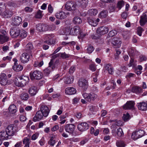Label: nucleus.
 I'll list each match as a JSON object with an SVG mask.
<instances>
[{"label":"nucleus","instance_id":"f257e3e1","mask_svg":"<svg viewBox=\"0 0 147 147\" xmlns=\"http://www.w3.org/2000/svg\"><path fill=\"white\" fill-rule=\"evenodd\" d=\"M59 64V60H56L54 63L53 59L51 60L49 63V66L44 70V74L46 76H48L52 71H53L56 67H57Z\"/></svg>","mask_w":147,"mask_h":147},{"label":"nucleus","instance_id":"f03ea898","mask_svg":"<svg viewBox=\"0 0 147 147\" xmlns=\"http://www.w3.org/2000/svg\"><path fill=\"white\" fill-rule=\"evenodd\" d=\"M80 28L78 26H75L73 28L67 27L65 28V35H76L80 33Z\"/></svg>","mask_w":147,"mask_h":147},{"label":"nucleus","instance_id":"7ed1b4c3","mask_svg":"<svg viewBox=\"0 0 147 147\" xmlns=\"http://www.w3.org/2000/svg\"><path fill=\"white\" fill-rule=\"evenodd\" d=\"M30 74L32 80L35 79L39 80L42 77V74L40 71L38 70L32 71L30 73Z\"/></svg>","mask_w":147,"mask_h":147},{"label":"nucleus","instance_id":"20e7f679","mask_svg":"<svg viewBox=\"0 0 147 147\" xmlns=\"http://www.w3.org/2000/svg\"><path fill=\"white\" fill-rule=\"evenodd\" d=\"M83 96L84 98L88 102H90L91 100H94L97 97L96 94L93 93L88 94L85 92L83 94Z\"/></svg>","mask_w":147,"mask_h":147},{"label":"nucleus","instance_id":"39448f33","mask_svg":"<svg viewBox=\"0 0 147 147\" xmlns=\"http://www.w3.org/2000/svg\"><path fill=\"white\" fill-rule=\"evenodd\" d=\"M5 130L9 136H13L14 134L18 131L17 127H14L13 125L8 126L6 129Z\"/></svg>","mask_w":147,"mask_h":147},{"label":"nucleus","instance_id":"423d86ee","mask_svg":"<svg viewBox=\"0 0 147 147\" xmlns=\"http://www.w3.org/2000/svg\"><path fill=\"white\" fill-rule=\"evenodd\" d=\"M10 33L13 38H16L20 36V30L17 27H13L10 29Z\"/></svg>","mask_w":147,"mask_h":147},{"label":"nucleus","instance_id":"0eeeda50","mask_svg":"<svg viewBox=\"0 0 147 147\" xmlns=\"http://www.w3.org/2000/svg\"><path fill=\"white\" fill-rule=\"evenodd\" d=\"M75 126L74 124H67L65 127V131L71 135H73Z\"/></svg>","mask_w":147,"mask_h":147},{"label":"nucleus","instance_id":"6e6552de","mask_svg":"<svg viewBox=\"0 0 147 147\" xmlns=\"http://www.w3.org/2000/svg\"><path fill=\"white\" fill-rule=\"evenodd\" d=\"M109 31L108 28L106 26H102L98 28L97 33L100 35H104L107 33Z\"/></svg>","mask_w":147,"mask_h":147},{"label":"nucleus","instance_id":"1a4fd4ad","mask_svg":"<svg viewBox=\"0 0 147 147\" xmlns=\"http://www.w3.org/2000/svg\"><path fill=\"white\" fill-rule=\"evenodd\" d=\"M89 128V125L85 122L79 123L77 126L78 129L81 132L86 131Z\"/></svg>","mask_w":147,"mask_h":147},{"label":"nucleus","instance_id":"9d476101","mask_svg":"<svg viewBox=\"0 0 147 147\" xmlns=\"http://www.w3.org/2000/svg\"><path fill=\"white\" fill-rule=\"evenodd\" d=\"M77 5L76 3L73 2H69L66 4L65 7L68 10H75L76 9Z\"/></svg>","mask_w":147,"mask_h":147},{"label":"nucleus","instance_id":"9b49d317","mask_svg":"<svg viewBox=\"0 0 147 147\" xmlns=\"http://www.w3.org/2000/svg\"><path fill=\"white\" fill-rule=\"evenodd\" d=\"M36 30L39 32H42L47 31L48 25L43 24H38L36 25Z\"/></svg>","mask_w":147,"mask_h":147},{"label":"nucleus","instance_id":"f8f14e48","mask_svg":"<svg viewBox=\"0 0 147 147\" xmlns=\"http://www.w3.org/2000/svg\"><path fill=\"white\" fill-rule=\"evenodd\" d=\"M30 59V56L27 53H23L20 57V60L21 62L23 63H27Z\"/></svg>","mask_w":147,"mask_h":147},{"label":"nucleus","instance_id":"ddd939ff","mask_svg":"<svg viewBox=\"0 0 147 147\" xmlns=\"http://www.w3.org/2000/svg\"><path fill=\"white\" fill-rule=\"evenodd\" d=\"M78 84L80 86L85 90L88 88V84L87 81L85 79H82L79 80Z\"/></svg>","mask_w":147,"mask_h":147},{"label":"nucleus","instance_id":"4468645a","mask_svg":"<svg viewBox=\"0 0 147 147\" xmlns=\"http://www.w3.org/2000/svg\"><path fill=\"white\" fill-rule=\"evenodd\" d=\"M134 102L133 101H127L123 106V108L125 109H133L135 105Z\"/></svg>","mask_w":147,"mask_h":147},{"label":"nucleus","instance_id":"2eb2a0df","mask_svg":"<svg viewBox=\"0 0 147 147\" xmlns=\"http://www.w3.org/2000/svg\"><path fill=\"white\" fill-rule=\"evenodd\" d=\"M44 36L45 39L48 40L45 41V43L48 45H52L54 44L55 42L52 40L51 39L53 37V35L47 34L44 35Z\"/></svg>","mask_w":147,"mask_h":147},{"label":"nucleus","instance_id":"dca6fc26","mask_svg":"<svg viewBox=\"0 0 147 147\" xmlns=\"http://www.w3.org/2000/svg\"><path fill=\"white\" fill-rule=\"evenodd\" d=\"M111 43L115 46L114 47L119 48L120 47L121 42L119 38L114 37L112 39Z\"/></svg>","mask_w":147,"mask_h":147},{"label":"nucleus","instance_id":"f3484780","mask_svg":"<svg viewBox=\"0 0 147 147\" xmlns=\"http://www.w3.org/2000/svg\"><path fill=\"white\" fill-rule=\"evenodd\" d=\"M40 111H41L43 116L45 117H47L48 115L49 112V110L48 107L44 105L41 106Z\"/></svg>","mask_w":147,"mask_h":147},{"label":"nucleus","instance_id":"a211bd4d","mask_svg":"<svg viewBox=\"0 0 147 147\" xmlns=\"http://www.w3.org/2000/svg\"><path fill=\"white\" fill-rule=\"evenodd\" d=\"M147 22V12L143 13L141 16L140 23L141 26H143Z\"/></svg>","mask_w":147,"mask_h":147},{"label":"nucleus","instance_id":"6ab92c4d","mask_svg":"<svg viewBox=\"0 0 147 147\" xmlns=\"http://www.w3.org/2000/svg\"><path fill=\"white\" fill-rule=\"evenodd\" d=\"M138 108L140 110L145 111L147 109V102H142L137 104Z\"/></svg>","mask_w":147,"mask_h":147},{"label":"nucleus","instance_id":"aec40b11","mask_svg":"<svg viewBox=\"0 0 147 147\" xmlns=\"http://www.w3.org/2000/svg\"><path fill=\"white\" fill-rule=\"evenodd\" d=\"M22 21V19L21 17L16 16L13 19L12 24L13 25L18 26L21 23Z\"/></svg>","mask_w":147,"mask_h":147},{"label":"nucleus","instance_id":"412c9836","mask_svg":"<svg viewBox=\"0 0 147 147\" xmlns=\"http://www.w3.org/2000/svg\"><path fill=\"white\" fill-rule=\"evenodd\" d=\"M7 76L4 74H2L0 75V84L2 85H7Z\"/></svg>","mask_w":147,"mask_h":147},{"label":"nucleus","instance_id":"4be33fe9","mask_svg":"<svg viewBox=\"0 0 147 147\" xmlns=\"http://www.w3.org/2000/svg\"><path fill=\"white\" fill-rule=\"evenodd\" d=\"M76 92V89L73 87H67L65 89V93L68 94H74Z\"/></svg>","mask_w":147,"mask_h":147},{"label":"nucleus","instance_id":"5701e85b","mask_svg":"<svg viewBox=\"0 0 147 147\" xmlns=\"http://www.w3.org/2000/svg\"><path fill=\"white\" fill-rule=\"evenodd\" d=\"M38 92L37 88L36 86H32L29 89V93L32 96H34Z\"/></svg>","mask_w":147,"mask_h":147},{"label":"nucleus","instance_id":"b1692460","mask_svg":"<svg viewBox=\"0 0 147 147\" xmlns=\"http://www.w3.org/2000/svg\"><path fill=\"white\" fill-rule=\"evenodd\" d=\"M55 16L58 19H63L66 18V16L64 12L60 11L57 13L55 14Z\"/></svg>","mask_w":147,"mask_h":147},{"label":"nucleus","instance_id":"393cba45","mask_svg":"<svg viewBox=\"0 0 147 147\" xmlns=\"http://www.w3.org/2000/svg\"><path fill=\"white\" fill-rule=\"evenodd\" d=\"M19 78L23 86L26 85L29 80V78L27 76H22L20 77H19Z\"/></svg>","mask_w":147,"mask_h":147},{"label":"nucleus","instance_id":"a878e982","mask_svg":"<svg viewBox=\"0 0 147 147\" xmlns=\"http://www.w3.org/2000/svg\"><path fill=\"white\" fill-rule=\"evenodd\" d=\"M9 135L6 131H3L0 132V139L1 140H7L8 138Z\"/></svg>","mask_w":147,"mask_h":147},{"label":"nucleus","instance_id":"bb28decb","mask_svg":"<svg viewBox=\"0 0 147 147\" xmlns=\"http://www.w3.org/2000/svg\"><path fill=\"white\" fill-rule=\"evenodd\" d=\"M88 0H78V5L83 8L86 7L87 5Z\"/></svg>","mask_w":147,"mask_h":147},{"label":"nucleus","instance_id":"cd10ccee","mask_svg":"<svg viewBox=\"0 0 147 147\" xmlns=\"http://www.w3.org/2000/svg\"><path fill=\"white\" fill-rule=\"evenodd\" d=\"M9 37L7 36L0 34V42L1 44H3L4 43L8 41L9 40Z\"/></svg>","mask_w":147,"mask_h":147},{"label":"nucleus","instance_id":"c85d7f7f","mask_svg":"<svg viewBox=\"0 0 147 147\" xmlns=\"http://www.w3.org/2000/svg\"><path fill=\"white\" fill-rule=\"evenodd\" d=\"M9 112L12 114H15L17 111L16 106L14 105H11L9 107Z\"/></svg>","mask_w":147,"mask_h":147},{"label":"nucleus","instance_id":"c756f323","mask_svg":"<svg viewBox=\"0 0 147 147\" xmlns=\"http://www.w3.org/2000/svg\"><path fill=\"white\" fill-rule=\"evenodd\" d=\"M142 89L141 88L138 86L133 87L131 89V91L137 94L140 93L142 91Z\"/></svg>","mask_w":147,"mask_h":147},{"label":"nucleus","instance_id":"7c9ffc66","mask_svg":"<svg viewBox=\"0 0 147 147\" xmlns=\"http://www.w3.org/2000/svg\"><path fill=\"white\" fill-rule=\"evenodd\" d=\"M74 78L73 77H65L64 78V82L66 84L71 83L73 81Z\"/></svg>","mask_w":147,"mask_h":147},{"label":"nucleus","instance_id":"2f4dec72","mask_svg":"<svg viewBox=\"0 0 147 147\" xmlns=\"http://www.w3.org/2000/svg\"><path fill=\"white\" fill-rule=\"evenodd\" d=\"M13 69L16 71H19L22 70L23 69V67L20 65L16 64L14 65L13 66Z\"/></svg>","mask_w":147,"mask_h":147},{"label":"nucleus","instance_id":"473e14b6","mask_svg":"<svg viewBox=\"0 0 147 147\" xmlns=\"http://www.w3.org/2000/svg\"><path fill=\"white\" fill-rule=\"evenodd\" d=\"M88 21L89 24L92 26H95L97 25V22L96 21L95 19L88 18Z\"/></svg>","mask_w":147,"mask_h":147},{"label":"nucleus","instance_id":"72a5a7b5","mask_svg":"<svg viewBox=\"0 0 147 147\" xmlns=\"http://www.w3.org/2000/svg\"><path fill=\"white\" fill-rule=\"evenodd\" d=\"M13 13L10 11H6L3 13V15L4 17L8 18L11 17L13 15Z\"/></svg>","mask_w":147,"mask_h":147},{"label":"nucleus","instance_id":"f704fd0d","mask_svg":"<svg viewBox=\"0 0 147 147\" xmlns=\"http://www.w3.org/2000/svg\"><path fill=\"white\" fill-rule=\"evenodd\" d=\"M20 97L22 100H26L28 98L29 95L26 93L23 92L21 94Z\"/></svg>","mask_w":147,"mask_h":147},{"label":"nucleus","instance_id":"c9c22d12","mask_svg":"<svg viewBox=\"0 0 147 147\" xmlns=\"http://www.w3.org/2000/svg\"><path fill=\"white\" fill-rule=\"evenodd\" d=\"M33 46L31 43H29L27 44L26 47V51L30 52L33 49Z\"/></svg>","mask_w":147,"mask_h":147},{"label":"nucleus","instance_id":"e433bc0d","mask_svg":"<svg viewBox=\"0 0 147 147\" xmlns=\"http://www.w3.org/2000/svg\"><path fill=\"white\" fill-rule=\"evenodd\" d=\"M82 22V20L81 18L78 17L74 18L73 20V23L76 24H80Z\"/></svg>","mask_w":147,"mask_h":147},{"label":"nucleus","instance_id":"4c0bfd02","mask_svg":"<svg viewBox=\"0 0 147 147\" xmlns=\"http://www.w3.org/2000/svg\"><path fill=\"white\" fill-rule=\"evenodd\" d=\"M122 124L123 122L120 120H119L113 124L111 127L114 128H116L117 126H121L122 125Z\"/></svg>","mask_w":147,"mask_h":147},{"label":"nucleus","instance_id":"58836bf2","mask_svg":"<svg viewBox=\"0 0 147 147\" xmlns=\"http://www.w3.org/2000/svg\"><path fill=\"white\" fill-rule=\"evenodd\" d=\"M88 13L90 15L95 16L97 13L98 10L95 9H90L89 10Z\"/></svg>","mask_w":147,"mask_h":147},{"label":"nucleus","instance_id":"ea45409f","mask_svg":"<svg viewBox=\"0 0 147 147\" xmlns=\"http://www.w3.org/2000/svg\"><path fill=\"white\" fill-rule=\"evenodd\" d=\"M128 52L129 55L134 56L136 53L137 51L135 50L134 48H131L128 50Z\"/></svg>","mask_w":147,"mask_h":147},{"label":"nucleus","instance_id":"a19ab883","mask_svg":"<svg viewBox=\"0 0 147 147\" xmlns=\"http://www.w3.org/2000/svg\"><path fill=\"white\" fill-rule=\"evenodd\" d=\"M103 2L101 3L100 5V7H104L106 6L105 3L112 2L114 0H101Z\"/></svg>","mask_w":147,"mask_h":147},{"label":"nucleus","instance_id":"79ce46f5","mask_svg":"<svg viewBox=\"0 0 147 147\" xmlns=\"http://www.w3.org/2000/svg\"><path fill=\"white\" fill-rule=\"evenodd\" d=\"M107 10H103L100 13L99 16L100 18H105L107 17Z\"/></svg>","mask_w":147,"mask_h":147},{"label":"nucleus","instance_id":"37998d69","mask_svg":"<svg viewBox=\"0 0 147 147\" xmlns=\"http://www.w3.org/2000/svg\"><path fill=\"white\" fill-rule=\"evenodd\" d=\"M116 144L117 146L118 147H124L125 146L124 142L122 141H117Z\"/></svg>","mask_w":147,"mask_h":147},{"label":"nucleus","instance_id":"c03bdc74","mask_svg":"<svg viewBox=\"0 0 147 147\" xmlns=\"http://www.w3.org/2000/svg\"><path fill=\"white\" fill-rule=\"evenodd\" d=\"M131 137L134 140H136L140 138L139 135H137V133L136 131L132 133L131 135Z\"/></svg>","mask_w":147,"mask_h":147},{"label":"nucleus","instance_id":"a18cd8bd","mask_svg":"<svg viewBox=\"0 0 147 147\" xmlns=\"http://www.w3.org/2000/svg\"><path fill=\"white\" fill-rule=\"evenodd\" d=\"M124 5V2L123 1H120L118 2L117 5V8L119 10Z\"/></svg>","mask_w":147,"mask_h":147},{"label":"nucleus","instance_id":"49530a36","mask_svg":"<svg viewBox=\"0 0 147 147\" xmlns=\"http://www.w3.org/2000/svg\"><path fill=\"white\" fill-rule=\"evenodd\" d=\"M116 133L118 136L119 137H121L123 135V133L122 130L121 128H119L117 129Z\"/></svg>","mask_w":147,"mask_h":147},{"label":"nucleus","instance_id":"de8ad7c7","mask_svg":"<svg viewBox=\"0 0 147 147\" xmlns=\"http://www.w3.org/2000/svg\"><path fill=\"white\" fill-rule=\"evenodd\" d=\"M130 118V115L128 113L126 114H124L122 117V119L124 121H126L129 120Z\"/></svg>","mask_w":147,"mask_h":147},{"label":"nucleus","instance_id":"09e8293b","mask_svg":"<svg viewBox=\"0 0 147 147\" xmlns=\"http://www.w3.org/2000/svg\"><path fill=\"white\" fill-rule=\"evenodd\" d=\"M15 84L16 86L18 87L23 86L19 78L17 79V80H15Z\"/></svg>","mask_w":147,"mask_h":147},{"label":"nucleus","instance_id":"8fccbe9b","mask_svg":"<svg viewBox=\"0 0 147 147\" xmlns=\"http://www.w3.org/2000/svg\"><path fill=\"white\" fill-rule=\"evenodd\" d=\"M36 116L38 118V120H41L42 117L43 115L41 111H38L36 113Z\"/></svg>","mask_w":147,"mask_h":147},{"label":"nucleus","instance_id":"3c124183","mask_svg":"<svg viewBox=\"0 0 147 147\" xmlns=\"http://www.w3.org/2000/svg\"><path fill=\"white\" fill-rule=\"evenodd\" d=\"M42 11L40 10H38L36 14L35 17L36 18L39 19L41 18L42 16Z\"/></svg>","mask_w":147,"mask_h":147},{"label":"nucleus","instance_id":"603ef678","mask_svg":"<svg viewBox=\"0 0 147 147\" xmlns=\"http://www.w3.org/2000/svg\"><path fill=\"white\" fill-rule=\"evenodd\" d=\"M6 8L5 4L0 3V15H1Z\"/></svg>","mask_w":147,"mask_h":147},{"label":"nucleus","instance_id":"864d4df0","mask_svg":"<svg viewBox=\"0 0 147 147\" xmlns=\"http://www.w3.org/2000/svg\"><path fill=\"white\" fill-rule=\"evenodd\" d=\"M27 36L26 32L24 30H20V36L22 38H24L26 37Z\"/></svg>","mask_w":147,"mask_h":147},{"label":"nucleus","instance_id":"5fc2aeb1","mask_svg":"<svg viewBox=\"0 0 147 147\" xmlns=\"http://www.w3.org/2000/svg\"><path fill=\"white\" fill-rule=\"evenodd\" d=\"M90 110L93 112H96L97 110V107L96 105H91L89 107Z\"/></svg>","mask_w":147,"mask_h":147},{"label":"nucleus","instance_id":"6e6d98bb","mask_svg":"<svg viewBox=\"0 0 147 147\" xmlns=\"http://www.w3.org/2000/svg\"><path fill=\"white\" fill-rule=\"evenodd\" d=\"M89 69L92 71H94L96 69L95 65L94 64H91L89 65Z\"/></svg>","mask_w":147,"mask_h":147},{"label":"nucleus","instance_id":"4d7b16f0","mask_svg":"<svg viewBox=\"0 0 147 147\" xmlns=\"http://www.w3.org/2000/svg\"><path fill=\"white\" fill-rule=\"evenodd\" d=\"M136 131L137 133V135H139L140 138L142 137L145 134L144 131L142 130H140Z\"/></svg>","mask_w":147,"mask_h":147},{"label":"nucleus","instance_id":"13d9d810","mask_svg":"<svg viewBox=\"0 0 147 147\" xmlns=\"http://www.w3.org/2000/svg\"><path fill=\"white\" fill-rule=\"evenodd\" d=\"M60 57L64 59H66L68 58L69 56V55L66 54L65 53H60Z\"/></svg>","mask_w":147,"mask_h":147},{"label":"nucleus","instance_id":"bf43d9fd","mask_svg":"<svg viewBox=\"0 0 147 147\" xmlns=\"http://www.w3.org/2000/svg\"><path fill=\"white\" fill-rule=\"evenodd\" d=\"M117 33V32L115 30H113L110 31L109 33V35L110 37H112L115 35Z\"/></svg>","mask_w":147,"mask_h":147},{"label":"nucleus","instance_id":"052dcab7","mask_svg":"<svg viewBox=\"0 0 147 147\" xmlns=\"http://www.w3.org/2000/svg\"><path fill=\"white\" fill-rule=\"evenodd\" d=\"M54 138L53 136L51 137V138L49 141V144L51 146H53L55 144V140H53Z\"/></svg>","mask_w":147,"mask_h":147},{"label":"nucleus","instance_id":"680f3d73","mask_svg":"<svg viewBox=\"0 0 147 147\" xmlns=\"http://www.w3.org/2000/svg\"><path fill=\"white\" fill-rule=\"evenodd\" d=\"M48 30H55L56 29V26L54 24H52L50 26H48Z\"/></svg>","mask_w":147,"mask_h":147},{"label":"nucleus","instance_id":"e2e57ef3","mask_svg":"<svg viewBox=\"0 0 147 147\" xmlns=\"http://www.w3.org/2000/svg\"><path fill=\"white\" fill-rule=\"evenodd\" d=\"M135 62L134 60L132 58H131V59L128 65V66L129 67H130L131 66L134 67L135 66Z\"/></svg>","mask_w":147,"mask_h":147},{"label":"nucleus","instance_id":"0e129e2a","mask_svg":"<svg viewBox=\"0 0 147 147\" xmlns=\"http://www.w3.org/2000/svg\"><path fill=\"white\" fill-rule=\"evenodd\" d=\"M144 30L140 27H138L137 29L138 34L140 36H141L142 32Z\"/></svg>","mask_w":147,"mask_h":147},{"label":"nucleus","instance_id":"69168bd1","mask_svg":"<svg viewBox=\"0 0 147 147\" xmlns=\"http://www.w3.org/2000/svg\"><path fill=\"white\" fill-rule=\"evenodd\" d=\"M76 70V66L75 65H72L71 66L69 69V73L70 74H71L74 73Z\"/></svg>","mask_w":147,"mask_h":147},{"label":"nucleus","instance_id":"338daca9","mask_svg":"<svg viewBox=\"0 0 147 147\" xmlns=\"http://www.w3.org/2000/svg\"><path fill=\"white\" fill-rule=\"evenodd\" d=\"M94 50L93 47L92 46H89L87 49L88 53H92Z\"/></svg>","mask_w":147,"mask_h":147},{"label":"nucleus","instance_id":"774afa93","mask_svg":"<svg viewBox=\"0 0 147 147\" xmlns=\"http://www.w3.org/2000/svg\"><path fill=\"white\" fill-rule=\"evenodd\" d=\"M112 65L111 64H105L104 65V67L106 70H108L111 67H112Z\"/></svg>","mask_w":147,"mask_h":147}]
</instances>
